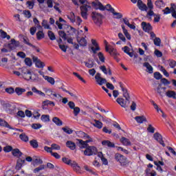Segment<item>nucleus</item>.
Instances as JSON below:
<instances>
[{"mask_svg": "<svg viewBox=\"0 0 176 176\" xmlns=\"http://www.w3.org/2000/svg\"><path fill=\"white\" fill-rule=\"evenodd\" d=\"M143 65L148 69L147 72H148V74H153V67H152V65H151L149 63L146 62L143 64Z\"/></svg>", "mask_w": 176, "mask_h": 176, "instance_id": "30", "label": "nucleus"}, {"mask_svg": "<svg viewBox=\"0 0 176 176\" xmlns=\"http://www.w3.org/2000/svg\"><path fill=\"white\" fill-rule=\"evenodd\" d=\"M154 138L156 141H157V142H159L161 145H162V146H166V144H164V141H163V137L162 136V135L159 133H155L154 134Z\"/></svg>", "mask_w": 176, "mask_h": 176, "instance_id": "13", "label": "nucleus"}, {"mask_svg": "<svg viewBox=\"0 0 176 176\" xmlns=\"http://www.w3.org/2000/svg\"><path fill=\"white\" fill-rule=\"evenodd\" d=\"M85 64L87 68H93L94 67V60L93 59H88L87 62H85Z\"/></svg>", "mask_w": 176, "mask_h": 176, "instance_id": "33", "label": "nucleus"}, {"mask_svg": "<svg viewBox=\"0 0 176 176\" xmlns=\"http://www.w3.org/2000/svg\"><path fill=\"white\" fill-rule=\"evenodd\" d=\"M15 93H16L17 96H21L23 93H25V89L16 87L15 89Z\"/></svg>", "mask_w": 176, "mask_h": 176, "instance_id": "36", "label": "nucleus"}, {"mask_svg": "<svg viewBox=\"0 0 176 176\" xmlns=\"http://www.w3.org/2000/svg\"><path fill=\"white\" fill-rule=\"evenodd\" d=\"M42 170H45V165H41L40 166L34 169V173H39V171H42Z\"/></svg>", "mask_w": 176, "mask_h": 176, "instance_id": "55", "label": "nucleus"}, {"mask_svg": "<svg viewBox=\"0 0 176 176\" xmlns=\"http://www.w3.org/2000/svg\"><path fill=\"white\" fill-rule=\"evenodd\" d=\"M102 145L104 146H108V148H115V143L109 140H103L102 142Z\"/></svg>", "mask_w": 176, "mask_h": 176, "instance_id": "22", "label": "nucleus"}, {"mask_svg": "<svg viewBox=\"0 0 176 176\" xmlns=\"http://www.w3.org/2000/svg\"><path fill=\"white\" fill-rule=\"evenodd\" d=\"M73 109H74V116H78V115H79V113L80 112V108L74 107Z\"/></svg>", "mask_w": 176, "mask_h": 176, "instance_id": "59", "label": "nucleus"}, {"mask_svg": "<svg viewBox=\"0 0 176 176\" xmlns=\"http://www.w3.org/2000/svg\"><path fill=\"white\" fill-rule=\"evenodd\" d=\"M171 8L166 7L165 9L162 10L164 12V14H170V13L172 14V16H173L174 19H176V10L174 7H175V4L171 3Z\"/></svg>", "mask_w": 176, "mask_h": 176, "instance_id": "7", "label": "nucleus"}, {"mask_svg": "<svg viewBox=\"0 0 176 176\" xmlns=\"http://www.w3.org/2000/svg\"><path fill=\"white\" fill-rule=\"evenodd\" d=\"M58 35L60 36V38H63L65 41L67 40V34H65V31L60 30L58 32Z\"/></svg>", "mask_w": 176, "mask_h": 176, "instance_id": "52", "label": "nucleus"}, {"mask_svg": "<svg viewBox=\"0 0 176 176\" xmlns=\"http://www.w3.org/2000/svg\"><path fill=\"white\" fill-rule=\"evenodd\" d=\"M30 144L32 148H36L38 146H39V144H38V141L36 140H32L30 141Z\"/></svg>", "mask_w": 176, "mask_h": 176, "instance_id": "41", "label": "nucleus"}, {"mask_svg": "<svg viewBox=\"0 0 176 176\" xmlns=\"http://www.w3.org/2000/svg\"><path fill=\"white\" fill-rule=\"evenodd\" d=\"M142 27L143 28V30L146 32H148V31H151L152 30V26L149 23H146V22H142Z\"/></svg>", "mask_w": 176, "mask_h": 176, "instance_id": "19", "label": "nucleus"}, {"mask_svg": "<svg viewBox=\"0 0 176 176\" xmlns=\"http://www.w3.org/2000/svg\"><path fill=\"white\" fill-rule=\"evenodd\" d=\"M62 162H63V163H65V164H67V166H72V162H75V161H72L70 159L67 158V157H63L62 158Z\"/></svg>", "mask_w": 176, "mask_h": 176, "instance_id": "35", "label": "nucleus"}, {"mask_svg": "<svg viewBox=\"0 0 176 176\" xmlns=\"http://www.w3.org/2000/svg\"><path fill=\"white\" fill-rule=\"evenodd\" d=\"M21 74L23 77L26 80H34L32 79V73L28 68L24 67L21 68Z\"/></svg>", "mask_w": 176, "mask_h": 176, "instance_id": "5", "label": "nucleus"}, {"mask_svg": "<svg viewBox=\"0 0 176 176\" xmlns=\"http://www.w3.org/2000/svg\"><path fill=\"white\" fill-rule=\"evenodd\" d=\"M166 87H162V84H159L156 89V91L161 97H163V96L166 94Z\"/></svg>", "mask_w": 176, "mask_h": 176, "instance_id": "15", "label": "nucleus"}, {"mask_svg": "<svg viewBox=\"0 0 176 176\" xmlns=\"http://www.w3.org/2000/svg\"><path fill=\"white\" fill-rule=\"evenodd\" d=\"M66 146L69 148L72 151H75V149H76V144L71 140L66 142Z\"/></svg>", "mask_w": 176, "mask_h": 176, "instance_id": "20", "label": "nucleus"}, {"mask_svg": "<svg viewBox=\"0 0 176 176\" xmlns=\"http://www.w3.org/2000/svg\"><path fill=\"white\" fill-rule=\"evenodd\" d=\"M45 80H47L49 83H50L51 85H54L55 83V80H54V78L53 77H50V76H45Z\"/></svg>", "mask_w": 176, "mask_h": 176, "instance_id": "43", "label": "nucleus"}, {"mask_svg": "<svg viewBox=\"0 0 176 176\" xmlns=\"http://www.w3.org/2000/svg\"><path fill=\"white\" fill-rule=\"evenodd\" d=\"M98 56L101 63H105V57L104 56V54H102V52H99L98 54Z\"/></svg>", "mask_w": 176, "mask_h": 176, "instance_id": "53", "label": "nucleus"}, {"mask_svg": "<svg viewBox=\"0 0 176 176\" xmlns=\"http://www.w3.org/2000/svg\"><path fill=\"white\" fill-rule=\"evenodd\" d=\"M83 153L85 156H93L98 153V150L96 146L88 145L87 148H85V150L83 151Z\"/></svg>", "mask_w": 176, "mask_h": 176, "instance_id": "4", "label": "nucleus"}, {"mask_svg": "<svg viewBox=\"0 0 176 176\" xmlns=\"http://www.w3.org/2000/svg\"><path fill=\"white\" fill-rule=\"evenodd\" d=\"M115 160L116 162H119L122 166H126L127 164V158L120 153L115 154Z\"/></svg>", "mask_w": 176, "mask_h": 176, "instance_id": "8", "label": "nucleus"}, {"mask_svg": "<svg viewBox=\"0 0 176 176\" xmlns=\"http://www.w3.org/2000/svg\"><path fill=\"white\" fill-rule=\"evenodd\" d=\"M169 66L170 67V68H175L176 66V61L174 60H171L169 62Z\"/></svg>", "mask_w": 176, "mask_h": 176, "instance_id": "64", "label": "nucleus"}, {"mask_svg": "<svg viewBox=\"0 0 176 176\" xmlns=\"http://www.w3.org/2000/svg\"><path fill=\"white\" fill-rule=\"evenodd\" d=\"M25 63L28 67H31L32 65V60L30 58H25Z\"/></svg>", "mask_w": 176, "mask_h": 176, "instance_id": "57", "label": "nucleus"}, {"mask_svg": "<svg viewBox=\"0 0 176 176\" xmlns=\"http://www.w3.org/2000/svg\"><path fill=\"white\" fill-rule=\"evenodd\" d=\"M78 43L80 46H87V41H86V38H85L84 37H82L80 38V40L78 41Z\"/></svg>", "mask_w": 176, "mask_h": 176, "instance_id": "39", "label": "nucleus"}, {"mask_svg": "<svg viewBox=\"0 0 176 176\" xmlns=\"http://www.w3.org/2000/svg\"><path fill=\"white\" fill-rule=\"evenodd\" d=\"M0 126H2L3 127H7L8 129H10V125L5 120H2L0 118Z\"/></svg>", "mask_w": 176, "mask_h": 176, "instance_id": "40", "label": "nucleus"}, {"mask_svg": "<svg viewBox=\"0 0 176 176\" xmlns=\"http://www.w3.org/2000/svg\"><path fill=\"white\" fill-rule=\"evenodd\" d=\"M45 93H47V96H54V97H56V98H63L61 95L53 94V91L51 89H46Z\"/></svg>", "mask_w": 176, "mask_h": 176, "instance_id": "25", "label": "nucleus"}, {"mask_svg": "<svg viewBox=\"0 0 176 176\" xmlns=\"http://www.w3.org/2000/svg\"><path fill=\"white\" fill-rule=\"evenodd\" d=\"M42 25L45 30H52V28L47 24V21L46 20H43L42 21Z\"/></svg>", "mask_w": 176, "mask_h": 176, "instance_id": "49", "label": "nucleus"}, {"mask_svg": "<svg viewBox=\"0 0 176 176\" xmlns=\"http://www.w3.org/2000/svg\"><path fill=\"white\" fill-rule=\"evenodd\" d=\"M41 119L43 122H50V118L49 115H42Z\"/></svg>", "mask_w": 176, "mask_h": 176, "instance_id": "50", "label": "nucleus"}, {"mask_svg": "<svg viewBox=\"0 0 176 176\" xmlns=\"http://www.w3.org/2000/svg\"><path fill=\"white\" fill-rule=\"evenodd\" d=\"M154 78L155 79H157V80H160V79L163 78V76L160 73L156 72L154 73Z\"/></svg>", "mask_w": 176, "mask_h": 176, "instance_id": "54", "label": "nucleus"}, {"mask_svg": "<svg viewBox=\"0 0 176 176\" xmlns=\"http://www.w3.org/2000/svg\"><path fill=\"white\" fill-rule=\"evenodd\" d=\"M91 5L92 8L95 9V10H100V12L107 10V12L113 13V11L115 10V8H112V6H111V4H107L106 6H104V4L98 0H95V1H92L91 3Z\"/></svg>", "mask_w": 176, "mask_h": 176, "instance_id": "1", "label": "nucleus"}, {"mask_svg": "<svg viewBox=\"0 0 176 176\" xmlns=\"http://www.w3.org/2000/svg\"><path fill=\"white\" fill-rule=\"evenodd\" d=\"M116 101L118 104H119V105H120V107H122V108H126V107H129V105H130L129 101L126 100V102H124V99L123 98H118L116 99Z\"/></svg>", "mask_w": 176, "mask_h": 176, "instance_id": "14", "label": "nucleus"}, {"mask_svg": "<svg viewBox=\"0 0 176 176\" xmlns=\"http://www.w3.org/2000/svg\"><path fill=\"white\" fill-rule=\"evenodd\" d=\"M0 34H1V37L3 39H5V38H7V39H10V36L8 35V33L6 32L3 31V30H0Z\"/></svg>", "mask_w": 176, "mask_h": 176, "instance_id": "37", "label": "nucleus"}, {"mask_svg": "<svg viewBox=\"0 0 176 176\" xmlns=\"http://www.w3.org/2000/svg\"><path fill=\"white\" fill-rule=\"evenodd\" d=\"M135 120L138 122V123H144V122H146V118L145 116H136L135 117Z\"/></svg>", "mask_w": 176, "mask_h": 176, "instance_id": "31", "label": "nucleus"}, {"mask_svg": "<svg viewBox=\"0 0 176 176\" xmlns=\"http://www.w3.org/2000/svg\"><path fill=\"white\" fill-rule=\"evenodd\" d=\"M32 60H33V63H35L36 67H37V68H43V67H45V63L41 61V60H39L38 57L33 56Z\"/></svg>", "mask_w": 176, "mask_h": 176, "instance_id": "12", "label": "nucleus"}, {"mask_svg": "<svg viewBox=\"0 0 176 176\" xmlns=\"http://www.w3.org/2000/svg\"><path fill=\"white\" fill-rule=\"evenodd\" d=\"M23 43H25V45H28V46H30L31 47H34V48L36 47V46L30 43V39H28V38H27V37H23Z\"/></svg>", "mask_w": 176, "mask_h": 176, "instance_id": "42", "label": "nucleus"}, {"mask_svg": "<svg viewBox=\"0 0 176 176\" xmlns=\"http://www.w3.org/2000/svg\"><path fill=\"white\" fill-rule=\"evenodd\" d=\"M138 7L140 10H142V11L144 10L146 11L148 9V7L146 6V5L144 3V2H142L141 0L138 1Z\"/></svg>", "mask_w": 176, "mask_h": 176, "instance_id": "21", "label": "nucleus"}, {"mask_svg": "<svg viewBox=\"0 0 176 176\" xmlns=\"http://www.w3.org/2000/svg\"><path fill=\"white\" fill-rule=\"evenodd\" d=\"M62 130L67 134H72L74 133V131L68 126L63 127Z\"/></svg>", "mask_w": 176, "mask_h": 176, "instance_id": "44", "label": "nucleus"}, {"mask_svg": "<svg viewBox=\"0 0 176 176\" xmlns=\"http://www.w3.org/2000/svg\"><path fill=\"white\" fill-rule=\"evenodd\" d=\"M12 154L13 156H15V157H20V156L23 155V153H21L19 148H14L12 149Z\"/></svg>", "mask_w": 176, "mask_h": 176, "instance_id": "28", "label": "nucleus"}, {"mask_svg": "<svg viewBox=\"0 0 176 176\" xmlns=\"http://www.w3.org/2000/svg\"><path fill=\"white\" fill-rule=\"evenodd\" d=\"M120 83V87H121L122 91L123 92V97H124L126 101H128V104H130V95H129V92L127 89L124 88L123 84L122 82Z\"/></svg>", "mask_w": 176, "mask_h": 176, "instance_id": "10", "label": "nucleus"}, {"mask_svg": "<svg viewBox=\"0 0 176 176\" xmlns=\"http://www.w3.org/2000/svg\"><path fill=\"white\" fill-rule=\"evenodd\" d=\"M4 152H11V151H13V147L11 146H6V147L3 148Z\"/></svg>", "mask_w": 176, "mask_h": 176, "instance_id": "63", "label": "nucleus"}, {"mask_svg": "<svg viewBox=\"0 0 176 176\" xmlns=\"http://www.w3.org/2000/svg\"><path fill=\"white\" fill-rule=\"evenodd\" d=\"M94 122H95V123L91 122V124H92V126L96 127V129H102V122L98 120H94Z\"/></svg>", "mask_w": 176, "mask_h": 176, "instance_id": "27", "label": "nucleus"}, {"mask_svg": "<svg viewBox=\"0 0 176 176\" xmlns=\"http://www.w3.org/2000/svg\"><path fill=\"white\" fill-rule=\"evenodd\" d=\"M95 79H96L98 85H99V86H102L103 85H105V83H106V86H107V89H110V90L115 89V87L113 86V85H112L111 83H109V82H107V79L101 77V74L97 73L96 75L95 76Z\"/></svg>", "mask_w": 176, "mask_h": 176, "instance_id": "3", "label": "nucleus"}, {"mask_svg": "<svg viewBox=\"0 0 176 176\" xmlns=\"http://www.w3.org/2000/svg\"><path fill=\"white\" fill-rule=\"evenodd\" d=\"M25 163V160H21V158H19L16 161V165L15 166V170H21V167Z\"/></svg>", "mask_w": 176, "mask_h": 176, "instance_id": "17", "label": "nucleus"}, {"mask_svg": "<svg viewBox=\"0 0 176 176\" xmlns=\"http://www.w3.org/2000/svg\"><path fill=\"white\" fill-rule=\"evenodd\" d=\"M52 122L56 124V126H63V121L57 117H54L52 118Z\"/></svg>", "mask_w": 176, "mask_h": 176, "instance_id": "34", "label": "nucleus"}, {"mask_svg": "<svg viewBox=\"0 0 176 176\" xmlns=\"http://www.w3.org/2000/svg\"><path fill=\"white\" fill-rule=\"evenodd\" d=\"M105 49H106V52H108L109 54H111V56H112V57H113V58L116 60L117 63H119V61H120V60L118 58V56H119V53H118V51L116 50V49L113 48L112 46H110L109 47H108L107 45H106Z\"/></svg>", "mask_w": 176, "mask_h": 176, "instance_id": "6", "label": "nucleus"}, {"mask_svg": "<svg viewBox=\"0 0 176 176\" xmlns=\"http://www.w3.org/2000/svg\"><path fill=\"white\" fill-rule=\"evenodd\" d=\"M74 5L76 6H79V3L80 5H83L84 3H89V1L87 0H72Z\"/></svg>", "mask_w": 176, "mask_h": 176, "instance_id": "29", "label": "nucleus"}, {"mask_svg": "<svg viewBox=\"0 0 176 176\" xmlns=\"http://www.w3.org/2000/svg\"><path fill=\"white\" fill-rule=\"evenodd\" d=\"M32 91L33 93H35L36 94H38V96H41V97H45V93L42 92L40 90H38V89H36V87H33L32 88Z\"/></svg>", "mask_w": 176, "mask_h": 176, "instance_id": "32", "label": "nucleus"}, {"mask_svg": "<svg viewBox=\"0 0 176 176\" xmlns=\"http://www.w3.org/2000/svg\"><path fill=\"white\" fill-rule=\"evenodd\" d=\"M76 145L80 149H86L89 144H86L85 142L80 139H77Z\"/></svg>", "mask_w": 176, "mask_h": 176, "instance_id": "16", "label": "nucleus"}, {"mask_svg": "<svg viewBox=\"0 0 176 176\" xmlns=\"http://www.w3.org/2000/svg\"><path fill=\"white\" fill-rule=\"evenodd\" d=\"M73 75H74V76H76V78H78V79H79V80H81V82H82L83 83H86V80H85V79H83V78L80 76L79 74L74 72Z\"/></svg>", "mask_w": 176, "mask_h": 176, "instance_id": "56", "label": "nucleus"}, {"mask_svg": "<svg viewBox=\"0 0 176 176\" xmlns=\"http://www.w3.org/2000/svg\"><path fill=\"white\" fill-rule=\"evenodd\" d=\"M165 94L166 97H168V98H174V100H176V93L174 91L168 90V91L165 92Z\"/></svg>", "mask_w": 176, "mask_h": 176, "instance_id": "26", "label": "nucleus"}, {"mask_svg": "<svg viewBox=\"0 0 176 176\" xmlns=\"http://www.w3.org/2000/svg\"><path fill=\"white\" fill-rule=\"evenodd\" d=\"M80 12H81V16H82V19L87 20V12L88 11L80 10Z\"/></svg>", "mask_w": 176, "mask_h": 176, "instance_id": "60", "label": "nucleus"}, {"mask_svg": "<svg viewBox=\"0 0 176 176\" xmlns=\"http://www.w3.org/2000/svg\"><path fill=\"white\" fill-rule=\"evenodd\" d=\"M82 6L80 7V10H84L85 12H89V9H91V6H90V3H85L84 4H81Z\"/></svg>", "mask_w": 176, "mask_h": 176, "instance_id": "18", "label": "nucleus"}, {"mask_svg": "<svg viewBox=\"0 0 176 176\" xmlns=\"http://www.w3.org/2000/svg\"><path fill=\"white\" fill-rule=\"evenodd\" d=\"M72 167L77 174H80V166L76 163V162H73L72 164Z\"/></svg>", "mask_w": 176, "mask_h": 176, "instance_id": "23", "label": "nucleus"}, {"mask_svg": "<svg viewBox=\"0 0 176 176\" xmlns=\"http://www.w3.org/2000/svg\"><path fill=\"white\" fill-rule=\"evenodd\" d=\"M19 138L23 141L24 142H28V136H27V135H25V133H21L19 135Z\"/></svg>", "mask_w": 176, "mask_h": 176, "instance_id": "46", "label": "nucleus"}, {"mask_svg": "<svg viewBox=\"0 0 176 176\" xmlns=\"http://www.w3.org/2000/svg\"><path fill=\"white\" fill-rule=\"evenodd\" d=\"M120 141L122 143V145H124L125 146H130V145H131V142L124 137L121 138Z\"/></svg>", "mask_w": 176, "mask_h": 176, "instance_id": "24", "label": "nucleus"}, {"mask_svg": "<svg viewBox=\"0 0 176 176\" xmlns=\"http://www.w3.org/2000/svg\"><path fill=\"white\" fill-rule=\"evenodd\" d=\"M153 42L155 46H160V44L162 43V40L159 37H155V38L153 39Z\"/></svg>", "mask_w": 176, "mask_h": 176, "instance_id": "51", "label": "nucleus"}, {"mask_svg": "<svg viewBox=\"0 0 176 176\" xmlns=\"http://www.w3.org/2000/svg\"><path fill=\"white\" fill-rule=\"evenodd\" d=\"M154 54L157 57H163V53L158 50H155Z\"/></svg>", "mask_w": 176, "mask_h": 176, "instance_id": "62", "label": "nucleus"}, {"mask_svg": "<svg viewBox=\"0 0 176 176\" xmlns=\"http://www.w3.org/2000/svg\"><path fill=\"white\" fill-rule=\"evenodd\" d=\"M26 5H28V7L29 8V9H33L34 6L35 5V3H34V1H28L26 2Z\"/></svg>", "mask_w": 176, "mask_h": 176, "instance_id": "58", "label": "nucleus"}, {"mask_svg": "<svg viewBox=\"0 0 176 176\" xmlns=\"http://www.w3.org/2000/svg\"><path fill=\"white\" fill-rule=\"evenodd\" d=\"M91 17L96 25L101 27L102 25V20H104V15L97 11H94L91 14Z\"/></svg>", "mask_w": 176, "mask_h": 176, "instance_id": "2", "label": "nucleus"}, {"mask_svg": "<svg viewBox=\"0 0 176 176\" xmlns=\"http://www.w3.org/2000/svg\"><path fill=\"white\" fill-rule=\"evenodd\" d=\"M3 108L5 111L10 115H13V113H14V111H16V106L12 105L9 103H5L3 104Z\"/></svg>", "mask_w": 176, "mask_h": 176, "instance_id": "9", "label": "nucleus"}, {"mask_svg": "<svg viewBox=\"0 0 176 176\" xmlns=\"http://www.w3.org/2000/svg\"><path fill=\"white\" fill-rule=\"evenodd\" d=\"M68 19H70L72 23H75V21H76V16L74 12H70V14L68 16Z\"/></svg>", "mask_w": 176, "mask_h": 176, "instance_id": "47", "label": "nucleus"}, {"mask_svg": "<svg viewBox=\"0 0 176 176\" xmlns=\"http://www.w3.org/2000/svg\"><path fill=\"white\" fill-rule=\"evenodd\" d=\"M32 127L34 130H38V129H41V127H42V125L41 124H32Z\"/></svg>", "mask_w": 176, "mask_h": 176, "instance_id": "61", "label": "nucleus"}, {"mask_svg": "<svg viewBox=\"0 0 176 176\" xmlns=\"http://www.w3.org/2000/svg\"><path fill=\"white\" fill-rule=\"evenodd\" d=\"M20 46V42L16 41L14 38H12L10 41V43L8 44V47L10 50H14L16 47H19Z\"/></svg>", "mask_w": 176, "mask_h": 176, "instance_id": "11", "label": "nucleus"}, {"mask_svg": "<svg viewBox=\"0 0 176 176\" xmlns=\"http://www.w3.org/2000/svg\"><path fill=\"white\" fill-rule=\"evenodd\" d=\"M38 41H41V39H43L45 38V34L42 30H39L36 34Z\"/></svg>", "mask_w": 176, "mask_h": 176, "instance_id": "38", "label": "nucleus"}, {"mask_svg": "<svg viewBox=\"0 0 176 176\" xmlns=\"http://www.w3.org/2000/svg\"><path fill=\"white\" fill-rule=\"evenodd\" d=\"M112 14L113 16H114V19H122V17H123V14L122 13L116 12H115V10H113V12H112Z\"/></svg>", "mask_w": 176, "mask_h": 176, "instance_id": "48", "label": "nucleus"}, {"mask_svg": "<svg viewBox=\"0 0 176 176\" xmlns=\"http://www.w3.org/2000/svg\"><path fill=\"white\" fill-rule=\"evenodd\" d=\"M47 35H48L50 41H56V36L54 35V33H53V32L49 30L47 32Z\"/></svg>", "mask_w": 176, "mask_h": 176, "instance_id": "45", "label": "nucleus"}]
</instances>
